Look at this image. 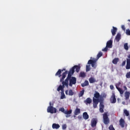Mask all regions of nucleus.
Returning a JSON list of instances; mask_svg holds the SVG:
<instances>
[{"label": "nucleus", "mask_w": 130, "mask_h": 130, "mask_svg": "<svg viewBox=\"0 0 130 130\" xmlns=\"http://www.w3.org/2000/svg\"><path fill=\"white\" fill-rule=\"evenodd\" d=\"M75 69H76V73H79L80 72V70H81V66L80 65H75L72 67V69H71L72 74L75 73Z\"/></svg>", "instance_id": "nucleus-6"}, {"label": "nucleus", "mask_w": 130, "mask_h": 130, "mask_svg": "<svg viewBox=\"0 0 130 130\" xmlns=\"http://www.w3.org/2000/svg\"><path fill=\"white\" fill-rule=\"evenodd\" d=\"M124 113L125 114L126 116H128L129 115V112L127 110H124Z\"/></svg>", "instance_id": "nucleus-37"}, {"label": "nucleus", "mask_w": 130, "mask_h": 130, "mask_svg": "<svg viewBox=\"0 0 130 130\" xmlns=\"http://www.w3.org/2000/svg\"><path fill=\"white\" fill-rule=\"evenodd\" d=\"M59 127H60V126L58 124L53 123L52 124V128H53V129H58V128H59Z\"/></svg>", "instance_id": "nucleus-18"}, {"label": "nucleus", "mask_w": 130, "mask_h": 130, "mask_svg": "<svg viewBox=\"0 0 130 130\" xmlns=\"http://www.w3.org/2000/svg\"><path fill=\"white\" fill-rule=\"evenodd\" d=\"M121 28L123 31H125V26L124 25H121Z\"/></svg>", "instance_id": "nucleus-45"}, {"label": "nucleus", "mask_w": 130, "mask_h": 130, "mask_svg": "<svg viewBox=\"0 0 130 130\" xmlns=\"http://www.w3.org/2000/svg\"><path fill=\"white\" fill-rule=\"evenodd\" d=\"M80 113H81V110L79 108H76L74 111V115H78V114H80Z\"/></svg>", "instance_id": "nucleus-22"}, {"label": "nucleus", "mask_w": 130, "mask_h": 130, "mask_svg": "<svg viewBox=\"0 0 130 130\" xmlns=\"http://www.w3.org/2000/svg\"><path fill=\"white\" fill-rule=\"evenodd\" d=\"M91 123L92 127H95L97 124V120L95 118L92 119Z\"/></svg>", "instance_id": "nucleus-13"}, {"label": "nucleus", "mask_w": 130, "mask_h": 130, "mask_svg": "<svg viewBox=\"0 0 130 130\" xmlns=\"http://www.w3.org/2000/svg\"><path fill=\"white\" fill-rule=\"evenodd\" d=\"M110 88L111 90H113V89H114V86H113V85H111L110 86Z\"/></svg>", "instance_id": "nucleus-46"}, {"label": "nucleus", "mask_w": 130, "mask_h": 130, "mask_svg": "<svg viewBox=\"0 0 130 130\" xmlns=\"http://www.w3.org/2000/svg\"><path fill=\"white\" fill-rule=\"evenodd\" d=\"M112 40H110L107 42L106 46L109 48H112Z\"/></svg>", "instance_id": "nucleus-14"}, {"label": "nucleus", "mask_w": 130, "mask_h": 130, "mask_svg": "<svg viewBox=\"0 0 130 130\" xmlns=\"http://www.w3.org/2000/svg\"><path fill=\"white\" fill-rule=\"evenodd\" d=\"M68 75L67 78L65 79V81L69 83V80L73 78L72 76L74 75V73L72 72V70L71 69L69 71V72L68 71Z\"/></svg>", "instance_id": "nucleus-9"}, {"label": "nucleus", "mask_w": 130, "mask_h": 130, "mask_svg": "<svg viewBox=\"0 0 130 130\" xmlns=\"http://www.w3.org/2000/svg\"><path fill=\"white\" fill-rule=\"evenodd\" d=\"M125 124V121H124V120L122 118H121L119 120V125L121 126L122 127H124V124Z\"/></svg>", "instance_id": "nucleus-15"}, {"label": "nucleus", "mask_w": 130, "mask_h": 130, "mask_svg": "<svg viewBox=\"0 0 130 130\" xmlns=\"http://www.w3.org/2000/svg\"><path fill=\"white\" fill-rule=\"evenodd\" d=\"M80 77L81 78H85V77H86V73L84 72H81L80 74Z\"/></svg>", "instance_id": "nucleus-32"}, {"label": "nucleus", "mask_w": 130, "mask_h": 130, "mask_svg": "<svg viewBox=\"0 0 130 130\" xmlns=\"http://www.w3.org/2000/svg\"><path fill=\"white\" fill-rule=\"evenodd\" d=\"M65 93L67 95H69V90H66Z\"/></svg>", "instance_id": "nucleus-48"}, {"label": "nucleus", "mask_w": 130, "mask_h": 130, "mask_svg": "<svg viewBox=\"0 0 130 130\" xmlns=\"http://www.w3.org/2000/svg\"><path fill=\"white\" fill-rule=\"evenodd\" d=\"M83 117L84 119L87 120L89 118V115H88V113L84 112L83 113Z\"/></svg>", "instance_id": "nucleus-20"}, {"label": "nucleus", "mask_w": 130, "mask_h": 130, "mask_svg": "<svg viewBox=\"0 0 130 130\" xmlns=\"http://www.w3.org/2000/svg\"><path fill=\"white\" fill-rule=\"evenodd\" d=\"M120 39H121V35L120 33H118L115 37V40L117 42H118Z\"/></svg>", "instance_id": "nucleus-16"}, {"label": "nucleus", "mask_w": 130, "mask_h": 130, "mask_svg": "<svg viewBox=\"0 0 130 130\" xmlns=\"http://www.w3.org/2000/svg\"><path fill=\"white\" fill-rule=\"evenodd\" d=\"M108 47H107V46H106V47L104 49H102L103 51H107V50H108Z\"/></svg>", "instance_id": "nucleus-40"}, {"label": "nucleus", "mask_w": 130, "mask_h": 130, "mask_svg": "<svg viewBox=\"0 0 130 130\" xmlns=\"http://www.w3.org/2000/svg\"><path fill=\"white\" fill-rule=\"evenodd\" d=\"M100 111L101 113H103V112H104V109L103 108H100Z\"/></svg>", "instance_id": "nucleus-42"}, {"label": "nucleus", "mask_w": 130, "mask_h": 130, "mask_svg": "<svg viewBox=\"0 0 130 130\" xmlns=\"http://www.w3.org/2000/svg\"><path fill=\"white\" fill-rule=\"evenodd\" d=\"M87 64H91L92 68H93V69H96V67H97V64L96 63V60H89L87 62Z\"/></svg>", "instance_id": "nucleus-7"}, {"label": "nucleus", "mask_w": 130, "mask_h": 130, "mask_svg": "<svg viewBox=\"0 0 130 130\" xmlns=\"http://www.w3.org/2000/svg\"><path fill=\"white\" fill-rule=\"evenodd\" d=\"M102 98H100V99H96L94 98L92 99L93 102V108H97V105H98V103L102 101Z\"/></svg>", "instance_id": "nucleus-4"}, {"label": "nucleus", "mask_w": 130, "mask_h": 130, "mask_svg": "<svg viewBox=\"0 0 130 130\" xmlns=\"http://www.w3.org/2000/svg\"><path fill=\"white\" fill-rule=\"evenodd\" d=\"M91 66L90 65H86V72H90L91 68H90Z\"/></svg>", "instance_id": "nucleus-35"}, {"label": "nucleus", "mask_w": 130, "mask_h": 130, "mask_svg": "<svg viewBox=\"0 0 130 130\" xmlns=\"http://www.w3.org/2000/svg\"><path fill=\"white\" fill-rule=\"evenodd\" d=\"M94 98H95V99H99V98H100V93L98 92V91H95Z\"/></svg>", "instance_id": "nucleus-19"}, {"label": "nucleus", "mask_w": 130, "mask_h": 130, "mask_svg": "<svg viewBox=\"0 0 130 130\" xmlns=\"http://www.w3.org/2000/svg\"><path fill=\"white\" fill-rule=\"evenodd\" d=\"M126 35H129L130 36V30L129 29H126Z\"/></svg>", "instance_id": "nucleus-41"}, {"label": "nucleus", "mask_w": 130, "mask_h": 130, "mask_svg": "<svg viewBox=\"0 0 130 130\" xmlns=\"http://www.w3.org/2000/svg\"><path fill=\"white\" fill-rule=\"evenodd\" d=\"M47 112L49 113H56V108L52 106H49L47 108Z\"/></svg>", "instance_id": "nucleus-8"}, {"label": "nucleus", "mask_w": 130, "mask_h": 130, "mask_svg": "<svg viewBox=\"0 0 130 130\" xmlns=\"http://www.w3.org/2000/svg\"><path fill=\"white\" fill-rule=\"evenodd\" d=\"M100 108L104 109V105H103V100L102 99V101L100 103Z\"/></svg>", "instance_id": "nucleus-31"}, {"label": "nucleus", "mask_w": 130, "mask_h": 130, "mask_svg": "<svg viewBox=\"0 0 130 130\" xmlns=\"http://www.w3.org/2000/svg\"><path fill=\"white\" fill-rule=\"evenodd\" d=\"M123 88L125 90H127V88H126V86H124Z\"/></svg>", "instance_id": "nucleus-50"}, {"label": "nucleus", "mask_w": 130, "mask_h": 130, "mask_svg": "<svg viewBox=\"0 0 130 130\" xmlns=\"http://www.w3.org/2000/svg\"><path fill=\"white\" fill-rule=\"evenodd\" d=\"M126 62V61L125 60L123 61L121 64L122 67H124V66H125Z\"/></svg>", "instance_id": "nucleus-43"}, {"label": "nucleus", "mask_w": 130, "mask_h": 130, "mask_svg": "<svg viewBox=\"0 0 130 130\" xmlns=\"http://www.w3.org/2000/svg\"><path fill=\"white\" fill-rule=\"evenodd\" d=\"M103 122L104 124H109L110 123V120L109 119V118L108 117V115L107 114V113H104L103 115Z\"/></svg>", "instance_id": "nucleus-3"}, {"label": "nucleus", "mask_w": 130, "mask_h": 130, "mask_svg": "<svg viewBox=\"0 0 130 130\" xmlns=\"http://www.w3.org/2000/svg\"><path fill=\"white\" fill-rule=\"evenodd\" d=\"M62 129H67V125L66 124L62 125Z\"/></svg>", "instance_id": "nucleus-44"}, {"label": "nucleus", "mask_w": 130, "mask_h": 130, "mask_svg": "<svg viewBox=\"0 0 130 130\" xmlns=\"http://www.w3.org/2000/svg\"><path fill=\"white\" fill-rule=\"evenodd\" d=\"M61 97H60V99H66V95H64V93L63 92V91L61 92Z\"/></svg>", "instance_id": "nucleus-33"}, {"label": "nucleus", "mask_w": 130, "mask_h": 130, "mask_svg": "<svg viewBox=\"0 0 130 130\" xmlns=\"http://www.w3.org/2000/svg\"><path fill=\"white\" fill-rule=\"evenodd\" d=\"M67 75H68V71H65L62 74V77L60 79V82L62 83V88L63 91V89H64V87H67V88H69V82L64 80L66 77H67Z\"/></svg>", "instance_id": "nucleus-1"}, {"label": "nucleus", "mask_w": 130, "mask_h": 130, "mask_svg": "<svg viewBox=\"0 0 130 130\" xmlns=\"http://www.w3.org/2000/svg\"><path fill=\"white\" fill-rule=\"evenodd\" d=\"M124 48L125 49V50H128V46L127 43H126L124 44Z\"/></svg>", "instance_id": "nucleus-36"}, {"label": "nucleus", "mask_w": 130, "mask_h": 130, "mask_svg": "<svg viewBox=\"0 0 130 130\" xmlns=\"http://www.w3.org/2000/svg\"><path fill=\"white\" fill-rule=\"evenodd\" d=\"M59 111H61V112H62V113H64V114H66V117L67 118H68V117H70L71 114H72L73 111L72 110H70L69 111H65L64 108L62 107L59 109Z\"/></svg>", "instance_id": "nucleus-2"}, {"label": "nucleus", "mask_w": 130, "mask_h": 130, "mask_svg": "<svg viewBox=\"0 0 130 130\" xmlns=\"http://www.w3.org/2000/svg\"><path fill=\"white\" fill-rule=\"evenodd\" d=\"M109 130H115L114 127H113V125L111 124L109 127Z\"/></svg>", "instance_id": "nucleus-38"}, {"label": "nucleus", "mask_w": 130, "mask_h": 130, "mask_svg": "<svg viewBox=\"0 0 130 130\" xmlns=\"http://www.w3.org/2000/svg\"><path fill=\"white\" fill-rule=\"evenodd\" d=\"M103 55V53H102V52H99L97 55V58H100V57L102 56Z\"/></svg>", "instance_id": "nucleus-34"}, {"label": "nucleus", "mask_w": 130, "mask_h": 130, "mask_svg": "<svg viewBox=\"0 0 130 130\" xmlns=\"http://www.w3.org/2000/svg\"><path fill=\"white\" fill-rule=\"evenodd\" d=\"M49 105H50V106H51V102H50L49 103Z\"/></svg>", "instance_id": "nucleus-52"}, {"label": "nucleus", "mask_w": 130, "mask_h": 130, "mask_svg": "<svg viewBox=\"0 0 130 130\" xmlns=\"http://www.w3.org/2000/svg\"><path fill=\"white\" fill-rule=\"evenodd\" d=\"M116 88L118 90V91L119 92L120 94H121V95H122V94H123L124 91L121 88H119L117 86H116Z\"/></svg>", "instance_id": "nucleus-26"}, {"label": "nucleus", "mask_w": 130, "mask_h": 130, "mask_svg": "<svg viewBox=\"0 0 130 130\" xmlns=\"http://www.w3.org/2000/svg\"><path fill=\"white\" fill-rule=\"evenodd\" d=\"M89 82L90 84H93V83H95V82H96V80H95L94 78L91 77L89 79Z\"/></svg>", "instance_id": "nucleus-25"}, {"label": "nucleus", "mask_w": 130, "mask_h": 130, "mask_svg": "<svg viewBox=\"0 0 130 130\" xmlns=\"http://www.w3.org/2000/svg\"><path fill=\"white\" fill-rule=\"evenodd\" d=\"M74 94H75V92H73V90L70 89L69 90L68 95H69V96H73Z\"/></svg>", "instance_id": "nucleus-30"}, {"label": "nucleus", "mask_w": 130, "mask_h": 130, "mask_svg": "<svg viewBox=\"0 0 130 130\" xmlns=\"http://www.w3.org/2000/svg\"><path fill=\"white\" fill-rule=\"evenodd\" d=\"M128 58L126 59V70H130V54L127 56Z\"/></svg>", "instance_id": "nucleus-10"}, {"label": "nucleus", "mask_w": 130, "mask_h": 130, "mask_svg": "<svg viewBox=\"0 0 130 130\" xmlns=\"http://www.w3.org/2000/svg\"><path fill=\"white\" fill-rule=\"evenodd\" d=\"M110 102L111 103H116V98H115V94L114 93V92L112 93V96L110 98Z\"/></svg>", "instance_id": "nucleus-11"}, {"label": "nucleus", "mask_w": 130, "mask_h": 130, "mask_svg": "<svg viewBox=\"0 0 130 130\" xmlns=\"http://www.w3.org/2000/svg\"><path fill=\"white\" fill-rule=\"evenodd\" d=\"M78 119H82V116H81V115L78 116Z\"/></svg>", "instance_id": "nucleus-49"}, {"label": "nucleus", "mask_w": 130, "mask_h": 130, "mask_svg": "<svg viewBox=\"0 0 130 130\" xmlns=\"http://www.w3.org/2000/svg\"><path fill=\"white\" fill-rule=\"evenodd\" d=\"M57 91H58V92H59V91H61L62 92H63V90L62 89V85H59L57 89Z\"/></svg>", "instance_id": "nucleus-29"}, {"label": "nucleus", "mask_w": 130, "mask_h": 130, "mask_svg": "<svg viewBox=\"0 0 130 130\" xmlns=\"http://www.w3.org/2000/svg\"><path fill=\"white\" fill-rule=\"evenodd\" d=\"M84 103L86 105H88V104H91V103H92V99L90 98H88L84 101Z\"/></svg>", "instance_id": "nucleus-12"}, {"label": "nucleus", "mask_w": 130, "mask_h": 130, "mask_svg": "<svg viewBox=\"0 0 130 130\" xmlns=\"http://www.w3.org/2000/svg\"><path fill=\"white\" fill-rule=\"evenodd\" d=\"M61 72H63V71H66V69H62V70H61Z\"/></svg>", "instance_id": "nucleus-51"}, {"label": "nucleus", "mask_w": 130, "mask_h": 130, "mask_svg": "<svg viewBox=\"0 0 130 130\" xmlns=\"http://www.w3.org/2000/svg\"><path fill=\"white\" fill-rule=\"evenodd\" d=\"M122 103V104H124L125 102H123Z\"/></svg>", "instance_id": "nucleus-53"}, {"label": "nucleus", "mask_w": 130, "mask_h": 130, "mask_svg": "<svg viewBox=\"0 0 130 130\" xmlns=\"http://www.w3.org/2000/svg\"><path fill=\"white\" fill-rule=\"evenodd\" d=\"M69 86L73 87V85H76L77 83V79L75 77H72V78L69 79Z\"/></svg>", "instance_id": "nucleus-5"}, {"label": "nucleus", "mask_w": 130, "mask_h": 130, "mask_svg": "<svg viewBox=\"0 0 130 130\" xmlns=\"http://www.w3.org/2000/svg\"><path fill=\"white\" fill-rule=\"evenodd\" d=\"M117 31V28L113 26V29H111V32L113 36H114L115 34H116V32Z\"/></svg>", "instance_id": "nucleus-17"}, {"label": "nucleus", "mask_w": 130, "mask_h": 130, "mask_svg": "<svg viewBox=\"0 0 130 130\" xmlns=\"http://www.w3.org/2000/svg\"><path fill=\"white\" fill-rule=\"evenodd\" d=\"M101 98H102V100H103V98H106V94L104 93L103 95V97H101Z\"/></svg>", "instance_id": "nucleus-47"}, {"label": "nucleus", "mask_w": 130, "mask_h": 130, "mask_svg": "<svg viewBox=\"0 0 130 130\" xmlns=\"http://www.w3.org/2000/svg\"><path fill=\"white\" fill-rule=\"evenodd\" d=\"M119 59L118 58H115L113 61L112 62L114 63V64H117V62H118Z\"/></svg>", "instance_id": "nucleus-27"}, {"label": "nucleus", "mask_w": 130, "mask_h": 130, "mask_svg": "<svg viewBox=\"0 0 130 130\" xmlns=\"http://www.w3.org/2000/svg\"><path fill=\"white\" fill-rule=\"evenodd\" d=\"M81 86L82 87H86V86H89V81L87 80H85L84 82L81 84Z\"/></svg>", "instance_id": "nucleus-23"}, {"label": "nucleus", "mask_w": 130, "mask_h": 130, "mask_svg": "<svg viewBox=\"0 0 130 130\" xmlns=\"http://www.w3.org/2000/svg\"><path fill=\"white\" fill-rule=\"evenodd\" d=\"M84 93H85V89H82L79 93V97H82L84 95Z\"/></svg>", "instance_id": "nucleus-28"}, {"label": "nucleus", "mask_w": 130, "mask_h": 130, "mask_svg": "<svg viewBox=\"0 0 130 130\" xmlns=\"http://www.w3.org/2000/svg\"><path fill=\"white\" fill-rule=\"evenodd\" d=\"M61 70L59 69L57 73L55 74V76H58L59 78H60L61 77Z\"/></svg>", "instance_id": "nucleus-24"}, {"label": "nucleus", "mask_w": 130, "mask_h": 130, "mask_svg": "<svg viewBox=\"0 0 130 130\" xmlns=\"http://www.w3.org/2000/svg\"><path fill=\"white\" fill-rule=\"evenodd\" d=\"M126 78L127 79H130V71L126 73Z\"/></svg>", "instance_id": "nucleus-39"}, {"label": "nucleus", "mask_w": 130, "mask_h": 130, "mask_svg": "<svg viewBox=\"0 0 130 130\" xmlns=\"http://www.w3.org/2000/svg\"><path fill=\"white\" fill-rule=\"evenodd\" d=\"M129 95H130V93L129 91H126L125 92V100H128V99H129Z\"/></svg>", "instance_id": "nucleus-21"}]
</instances>
